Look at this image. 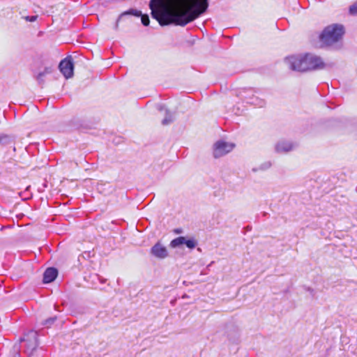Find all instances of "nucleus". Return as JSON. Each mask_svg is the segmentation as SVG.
<instances>
[{"mask_svg": "<svg viewBox=\"0 0 357 357\" xmlns=\"http://www.w3.org/2000/svg\"><path fill=\"white\" fill-rule=\"evenodd\" d=\"M174 9L163 6V0H151V16L160 26L174 24L185 26L204 14L208 8V0H171Z\"/></svg>", "mask_w": 357, "mask_h": 357, "instance_id": "1", "label": "nucleus"}, {"mask_svg": "<svg viewBox=\"0 0 357 357\" xmlns=\"http://www.w3.org/2000/svg\"><path fill=\"white\" fill-rule=\"evenodd\" d=\"M286 65L292 70L306 72L323 68L324 63L321 59L307 54L305 56H291L284 59Z\"/></svg>", "mask_w": 357, "mask_h": 357, "instance_id": "2", "label": "nucleus"}, {"mask_svg": "<svg viewBox=\"0 0 357 357\" xmlns=\"http://www.w3.org/2000/svg\"><path fill=\"white\" fill-rule=\"evenodd\" d=\"M344 33L342 24H333L324 29L319 35V40L324 46L339 50L342 47V40Z\"/></svg>", "mask_w": 357, "mask_h": 357, "instance_id": "3", "label": "nucleus"}, {"mask_svg": "<svg viewBox=\"0 0 357 357\" xmlns=\"http://www.w3.org/2000/svg\"><path fill=\"white\" fill-rule=\"evenodd\" d=\"M20 342L24 343L22 346L23 352L25 353L28 357L33 356L39 345L38 332L36 331H29L24 335L23 337L20 338Z\"/></svg>", "mask_w": 357, "mask_h": 357, "instance_id": "4", "label": "nucleus"}, {"mask_svg": "<svg viewBox=\"0 0 357 357\" xmlns=\"http://www.w3.org/2000/svg\"><path fill=\"white\" fill-rule=\"evenodd\" d=\"M234 147V144L228 143L223 140H219L216 142L213 145V156L215 158H220L231 152Z\"/></svg>", "mask_w": 357, "mask_h": 357, "instance_id": "5", "label": "nucleus"}, {"mask_svg": "<svg viewBox=\"0 0 357 357\" xmlns=\"http://www.w3.org/2000/svg\"><path fill=\"white\" fill-rule=\"evenodd\" d=\"M182 245H185L188 248L192 250L197 246V241L194 238L186 239L185 236H179L173 239L170 242L169 246L172 248H176Z\"/></svg>", "mask_w": 357, "mask_h": 357, "instance_id": "6", "label": "nucleus"}, {"mask_svg": "<svg viewBox=\"0 0 357 357\" xmlns=\"http://www.w3.org/2000/svg\"><path fill=\"white\" fill-rule=\"evenodd\" d=\"M61 73L66 78H70L73 75L74 64L71 57H67L63 59L59 63Z\"/></svg>", "mask_w": 357, "mask_h": 357, "instance_id": "7", "label": "nucleus"}, {"mask_svg": "<svg viewBox=\"0 0 357 357\" xmlns=\"http://www.w3.org/2000/svg\"><path fill=\"white\" fill-rule=\"evenodd\" d=\"M128 15H134L136 17H141V21L144 26H148L149 24L150 20H149V17L148 15H143L141 11L137 10L136 9L131 8V9H130L127 11H125L121 14V15L119 17V19L116 22V29H117V27L119 26V24H118L119 20L123 16Z\"/></svg>", "mask_w": 357, "mask_h": 357, "instance_id": "8", "label": "nucleus"}, {"mask_svg": "<svg viewBox=\"0 0 357 357\" xmlns=\"http://www.w3.org/2000/svg\"><path fill=\"white\" fill-rule=\"evenodd\" d=\"M150 253L156 258L165 259L168 256V251L160 242L156 243L150 250Z\"/></svg>", "mask_w": 357, "mask_h": 357, "instance_id": "9", "label": "nucleus"}, {"mask_svg": "<svg viewBox=\"0 0 357 357\" xmlns=\"http://www.w3.org/2000/svg\"><path fill=\"white\" fill-rule=\"evenodd\" d=\"M241 98L243 99L247 103L253 105L258 107H263L266 105V101L264 99H261L254 94H252V96H248L243 94V92L241 93Z\"/></svg>", "mask_w": 357, "mask_h": 357, "instance_id": "10", "label": "nucleus"}, {"mask_svg": "<svg viewBox=\"0 0 357 357\" xmlns=\"http://www.w3.org/2000/svg\"><path fill=\"white\" fill-rule=\"evenodd\" d=\"M58 275V270L54 267L47 268L43 273V283L47 284L53 282Z\"/></svg>", "mask_w": 357, "mask_h": 357, "instance_id": "11", "label": "nucleus"}, {"mask_svg": "<svg viewBox=\"0 0 357 357\" xmlns=\"http://www.w3.org/2000/svg\"><path fill=\"white\" fill-rule=\"evenodd\" d=\"M293 149V144L290 142L281 141L276 144L275 151L278 153H283L291 151Z\"/></svg>", "mask_w": 357, "mask_h": 357, "instance_id": "12", "label": "nucleus"}, {"mask_svg": "<svg viewBox=\"0 0 357 357\" xmlns=\"http://www.w3.org/2000/svg\"><path fill=\"white\" fill-rule=\"evenodd\" d=\"M52 73V68L49 67L45 68L44 70L40 72L37 75L35 76V78L38 84V85L43 86L45 82V77L47 75H49Z\"/></svg>", "mask_w": 357, "mask_h": 357, "instance_id": "13", "label": "nucleus"}, {"mask_svg": "<svg viewBox=\"0 0 357 357\" xmlns=\"http://www.w3.org/2000/svg\"><path fill=\"white\" fill-rule=\"evenodd\" d=\"M176 112H171L165 109V117L162 121V124L163 126H167L173 123L176 119Z\"/></svg>", "mask_w": 357, "mask_h": 357, "instance_id": "14", "label": "nucleus"}, {"mask_svg": "<svg viewBox=\"0 0 357 357\" xmlns=\"http://www.w3.org/2000/svg\"><path fill=\"white\" fill-rule=\"evenodd\" d=\"M15 138L13 136L8 135L1 134L0 135V144L6 146L13 143Z\"/></svg>", "mask_w": 357, "mask_h": 357, "instance_id": "15", "label": "nucleus"}, {"mask_svg": "<svg viewBox=\"0 0 357 357\" xmlns=\"http://www.w3.org/2000/svg\"><path fill=\"white\" fill-rule=\"evenodd\" d=\"M271 165H271V162H269V161L264 162L262 164H261L260 166L257 169L254 168L252 169V171L253 172H257L258 170L264 171V170L269 169L271 167Z\"/></svg>", "mask_w": 357, "mask_h": 357, "instance_id": "16", "label": "nucleus"}, {"mask_svg": "<svg viewBox=\"0 0 357 357\" xmlns=\"http://www.w3.org/2000/svg\"><path fill=\"white\" fill-rule=\"evenodd\" d=\"M243 92V94L248 96H252V94H254V90L251 88L249 89H241L238 93V96L241 97V93Z\"/></svg>", "mask_w": 357, "mask_h": 357, "instance_id": "17", "label": "nucleus"}, {"mask_svg": "<svg viewBox=\"0 0 357 357\" xmlns=\"http://www.w3.org/2000/svg\"><path fill=\"white\" fill-rule=\"evenodd\" d=\"M56 319V317H53L47 319L43 322V325L49 327L50 326H51L52 324H53L54 323Z\"/></svg>", "mask_w": 357, "mask_h": 357, "instance_id": "18", "label": "nucleus"}, {"mask_svg": "<svg viewBox=\"0 0 357 357\" xmlns=\"http://www.w3.org/2000/svg\"><path fill=\"white\" fill-rule=\"evenodd\" d=\"M349 13L351 15H357V1L349 7Z\"/></svg>", "mask_w": 357, "mask_h": 357, "instance_id": "19", "label": "nucleus"}, {"mask_svg": "<svg viewBox=\"0 0 357 357\" xmlns=\"http://www.w3.org/2000/svg\"><path fill=\"white\" fill-rule=\"evenodd\" d=\"M38 16L37 15H32V16H26L25 17V20L27 21V22H34L36 20Z\"/></svg>", "mask_w": 357, "mask_h": 357, "instance_id": "20", "label": "nucleus"}, {"mask_svg": "<svg viewBox=\"0 0 357 357\" xmlns=\"http://www.w3.org/2000/svg\"><path fill=\"white\" fill-rule=\"evenodd\" d=\"M174 232L177 234H181L183 232V229L181 228H176L174 229Z\"/></svg>", "mask_w": 357, "mask_h": 357, "instance_id": "21", "label": "nucleus"}, {"mask_svg": "<svg viewBox=\"0 0 357 357\" xmlns=\"http://www.w3.org/2000/svg\"><path fill=\"white\" fill-rule=\"evenodd\" d=\"M158 109L160 111H162V110H163L165 109V107H164V105H160L158 106Z\"/></svg>", "mask_w": 357, "mask_h": 357, "instance_id": "22", "label": "nucleus"}, {"mask_svg": "<svg viewBox=\"0 0 357 357\" xmlns=\"http://www.w3.org/2000/svg\"><path fill=\"white\" fill-rule=\"evenodd\" d=\"M98 279H99V280L100 281V282H101V283H104V282H105V281H106V280H105V279L102 278H100V277H98Z\"/></svg>", "mask_w": 357, "mask_h": 357, "instance_id": "23", "label": "nucleus"}]
</instances>
